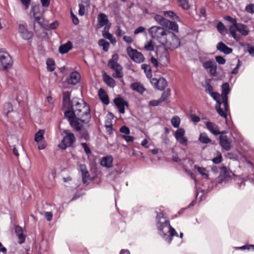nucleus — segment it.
<instances>
[{
  "mask_svg": "<svg viewBox=\"0 0 254 254\" xmlns=\"http://www.w3.org/2000/svg\"><path fill=\"white\" fill-rule=\"evenodd\" d=\"M81 109H75L74 113L64 111V117L68 119L71 127L76 131L81 132L83 125L88 124L91 119L89 107L84 106Z\"/></svg>",
  "mask_w": 254,
  "mask_h": 254,
  "instance_id": "obj_1",
  "label": "nucleus"
},
{
  "mask_svg": "<svg viewBox=\"0 0 254 254\" xmlns=\"http://www.w3.org/2000/svg\"><path fill=\"white\" fill-rule=\"evenodd\" d=\"M156 226L158 234L168 244H170L174 236L178 237L176 230L170 223L165 214L157 212L156 216Z\"/></svg>",
  "mask_w": 254,
  "mask_h": 254,
  "instance_id": "obj_2",
  "label": "nucleus"
},
{
  "mask_svg": "<svg viewBox=\"0 0 254 254\" xmlns=\"http://www.w3.org/2000/svg\"><path fill=\"white\" fill-rule=\"evenodd\" d=\"M180 41L176 35L172 32H168L166 42L164 44L158 46L156 50V54L158 59L163 64L166 65L169 63V53L167 50H174L179 47Z\"/></svg>",
  "mask_w": 254,
  "mask_h": 254,
  "instance_id": "obj_3",
  "label": "nucleus"
},
{
  "mask_svg": "<svg viewBox=\"0 0 254 254\" xmlns=\"http://www.w3.org/2000/svg\"><path fill=\"white\" fill-rule=\"evenodd\" d=\"M225 19L232 23V25L229 27V31L232 37L236 41H239L241 39V36H246L249 33V30L247 26L244 24L237 23L236 20L233 17H224Z\"/></svg>",
  "mask_w": 254,
  "mask_h": 254,
  "instance_id": "obj_4",
  "label": "nucleus"
},
{
  "mask_svg": "<svg viewBox=\"0 0 254 254\" xmlns=\"http://www.w3.org/2000/svg\"><path fill=\"white\" fill-rule=\"evenodd\" d=\"M205 91L216 102L215 108L218 114L222 117L226 119V115L221 108V102L220 101V95L216 92H213V88L209 82H206L204 86Z\"/></svg>",
  "mask_w": 254,
  "mask_h": 254,
  "instance_id": "obj_5",
  "label": "nucleus"
},
{
  "mask_svg": "<svg viewBox=\"0 0 254 254\" xmlns=\"http://www.w3.org/2000/svg\"><path fill=\"white\" fill-rule=\"evenodd\" d=\"M167 31L159 26H152L149 29V33L152 39L157 40L161 45L166 42Z\"/></svg>",
  "mask_w": 254,
  "mask_h": 254,
  "instance_id": "obj_6",
  "label": "nucleus"
},
{
  "mask_svg": "<svg viewBox=\"0 0 254 254\" xmlns=\"http://www.w3.org/2000/svg\"><path fill=\"white\" fill-rule=\"evenodd\" d=\"M221 94L220 95V100H222L221 104H223L224 110L223 112L226 114V117L227 114L229 111V106L228 103V94L230 92L231 89L230 85L228 83L225 82L221 85Z\"/></svg>",
  "mask_w": 254,
  "mask_h": 254,
  "instance_id": "obj_7",
  "label": "nucleus"
},
{
  "mask_svg": "<svg viewBox=\"0 0 254 254\" xmlns=\"http://www.w3.org/2000/svg\"><path fill=\"white\" fill-rule=\"evenodd\" d=\"M219 169L220 173L216 179V182L222 185H225L230 182L234 176L232 172L225 166L220 167Z\"/></svg>",
  "mask_w": 254,
  "mask_h": 254,
  "instance_id": "obj_8",
  "label": "nucleus"
},
{
  "mask_svg": "<svg viewBox=\"0 0 254 254\" xmlns=\"http://www.w3.org/2000/svg\"><path fill=\"white\" fill-rule=\"evenodd\" d=\"M13 64V60L8 53L0 51V68L6 70L10 68Z\"/></svg>",
  "mask_w": 254,
  "mask_h": 254,
  "instance_id": "obj_9",
  "label": "nucleus"
},
{
  "mask_svg": "<svg viewBox=\"0 0 254 254\" xmlns=\"http://www.w3.org/2000/svg\"><path fill=\"white\" fill-rule=\"evenodd\" d=\"M65 136L64 137L61 143L59 144V148L65 149L67 147L71 146L75 141L74 134L68 130H64Z\"/></svg>",
  "mask_w": 254,
  "mask_h": 254,
  "instance_id": "obj_10",
  "label": "nucleus"
},
{
  "mask_svg": "<svg viewBox=\"0 0 254 254\" xmlns=\"http://www.w3.org/2000/svg\"><path fill=\"white\" fill-rule=\"evenodd\" d=\"M154 18L161 25L176 32H178V25L176 22L170 21L164 17H154Z\"/></svg>",
  "mask_w": 254,
  "mask_h": 254,
  "instance_id": "obj_11",
  "label": "nucleus"
},
{
  "mask_svg": "<svg viewBox=\"0 0 254 254\" xmlns=\"http://www.w3.org/2000/svg\"><path fill=\"white\" fill-rule=\"evenodd\" d=\"M127 52L129 58L136 63H140L144 60V56L141 53L132 49L130 46L127 47Z\"/></svg>",
  "mask_w": 254,
  "mask_h": 254,
  "instance_id": "obj_12",
  "label": "nucleus"
},
{
  "mask_svg": "<svg viewBox=\"0 0 254 254\" xmlns=\"http://www.w3.org/2000/svg\"><path fill=\"white\" fill-rule=\"evenodd\" d=\"M150 82L155 88L161 91L164 90L167 86V82L163 77H160L159 79L152 78Z\"/></svg>",
  "mask_w": 254,
  "mask_h": 254,
  "instance_id": "obj_13",
  "label": "nucleus"
},
{
  "mask_svg": "<svg viewBox=\"0 0 254 254\" xmlns=\"http://www.w3.org/2000/svg\"><path fill=\"white\" fill-rule=\"evenodd\" d=\"M84 106H87V105L83 100L77 98H74L71 100V106L69 107V109L67 110L66 111L72 112L74 113L76 108L77 109H81Z\"/></svg>",
  "mask_w": 254,
  "mask_h": 254,
  "instance_id": "obj_14",
  "label": "nucleus"
},
{
  "mask_svg": "<svg viewBox=\"0 0 254 254\" xmlns=\"http://www.w3.org/2000/svg\"><path fill=\"white\" fill-rule=\"evenodd\" d=\"M34 18L33 26L35 31L41 28L45 29L47 28L48 21L45 20L44 17H34Z\"/></svg>",
  "mask_w": 254,
  "mask_h": 254,
  "instance_id": "obj_15",
  "label": "nucleus"
},
{
  "mask_svg": "<svg viewBox=\"0 0 254 254\" xmlns=\"http://www.w3.org/2000/svg\"><path fill=\"white\" fill-rule=\"evenodd\" d=\"M220 144L222 148L226 151L229 150L231 148L232 140L226 135H220Z\"/></svg>",
  "mask_w": 254,
  "mask_h": 254,
  "instance_id": "obj_16",
  "label": "nucleus"
},
{
  "mask_svg": "<svg viewBox=\"0 0 254 254\" xmlns=\"http://www.w3.org/2000/svg\"><path fill=\"white\" fill-rule=\"evenodd\" d=\"M18 32L21 38L24 40H29L33 36V33L28 31L24 25L20 24L18 26Z\"/></svg>",
  "mask_w": 254,
  "mask_h": 254,
  "instance_id": "obj_17",
  "label": "nucleus"
},
{
  "mask_svg": "<svg viewBox=\"0 0 254 254\" xmlns=\"http://www.w3.org/2000/svg\"><path fill=\"white\" fill-rule=\"evenodd\" d=\"M90 7V0H81L79 4L78 14L80 16H83L86 11H88Z\"/></svg>",
  "mask_w": 254,
  "mask_h": 254,
  "instance_id": "obj_18",
  "label": "nucleus"
},
{
  "mask_svg": "<svg viewBox=\"0 0 254 254\" xmlns=\"http://www.w3.org/2000/svg\"><path fill=\"white\" fill-rule=\"evenodd\" d=\"M70 98V93L69 92L66 91L63 93V104L64 109H69V107L71 106V101Z\"/></svg>",
  "mask_w": 254,
  "mask_h": 254,
  "instance_id": "obj_19",
  "label": "nucleus"
},
{
  "mask_svg": "<svg viewBox=\"0 0 254 254\" xmlns=\"http://www.w3.org/2000/svg\"><path fill=\"white\" fill-rule=\"evenodd\" d=\"M80 80V75L79 72L74 71L70 73L69 77L67 79V82L68 84L75 85L79 82Z\"/></svg>",
  "mask_w": 254,
  "mask_h": 254,
  "instance_id": "obj_20",
  "label": "nucleus"
},
{
  "mask_svg": "<svg viewBox=\"0 0 254 254\" xmlns=\"http://www.w3.org/2000/svg\"><path fill=\"white\" fill-rule=\"evenodd\" d=\"M118 55L114 54L112 56V59L109 61L108 65L113 70L122 68V66L118 63Z\"/></svg>",
  "mask_w": 254,
  "mask_h": 254,
  "instance_id": "obj_21",
  "label": "nucleus"
},
{
  "mask_svg": "<svg viewBox=\"0 0 254 254\" xmlns=\"http://www.w3.org/2000/svg\"><path fill=\"white\" fill-rule=\"evenodd\" d=\"M114 101L120 113L121 114L125 113V107L127 105V102L121 98H116Z\"/></svg>",
  "mask_w": 254,
  "mask_h": 254,
  "instance_id": "obj_22",
  "label": "nucleus"
},
{
  "mask_svg": "<svg viewBox=\"0 0 254 254\" xmlns=\"http://www.w3.org/2000/svg\"><path fill=\"white\" fill-rule=\"evenodd\" d=\"M113 158L111 155L103 157L101 161V165L107 168H110L113 166Z\"/></svg>",
  "mask_w": 254,
  "mask_h": 254,
  "instance_id": "obj_23",
  "label": "nucleus"
},
{
  "mask_svg": "<svg viewBox=\"0 0 254 254\" xmlns=\"http://www.w3.org/2000/svg\"><path fill=\"white\" fill-rule=\"evenodd\" d=\"M205 126L207 129L213 134L217 135L220 133L218 126L211 122H207L205 123Z\"/></svg>",
  "mask_w": 254,
  "mask_h": 254,
  "instance_id": "obj_24",
  "label": "nucleus"
},
{
  "mask_svg": "<svg viewBox=\"0 0 254 254\" xmlns=\"http://www.w3.org/2000/svg\"><path fill=\"white\" fill-rule=\"evenodd\" d=\"M73 47L72 43L71 41H68L66 43L61 45L59 48V52L61 54H64L68 53L72 49Z\"/></svg>",
  "mask_w": 254,
  "mask_h": 254,
  "instance_id": "obj_25",
  "label": "nucleus"
},
{
  "mask_svg": "<svg viewBox=\"0 0 254 254\" xmlns=\"http://www.w3.org/2000/svg\"><path fill=\"white\" fill-rule=\"evenodd\" d=\"M108 26L109 28L111 27V23L109 21L108 17H98V23L96 25V28L100 29L103 26L106 27Z\"/></svg>",
  "mask_w": 254,
  "mask_h": 254,
  "instance_id": "obj_26",
  "label": "nucleus"
},
{
  "mask_svg": "<svg viewBox=\"0 0 254 254\" xmlns=\"http://www.w3.org/2000/svg\"><path fill=\"white\" fill-rule=\"evenodd\" d=\"M217 50L225 54H229L232 52V49L228 47L224 43L219 42L216 46Z\"/></svg>",
  "mask_w": 254,
  "mask_h": 254,
  "instance_id": "obj_27",
  "label": "nucleus"
},
{
  "mask_svg": "<svg viewBox=\"0 0 254 254\" xmlns=\"http://www.w3.org/2000/svg\"><path fill=\"white\" fill-rule=\"evenodd\" d=\"M15 232L18 238V243L20 244H23L25 240V236L23 234V230L22 228L17 226L15 228Z\"/></svg>",
  "mask_w": 254,
  "mask_h": 254,
  "instance_id": "obj_28",
  "label": "nucleus"
},
{
  "mask_svg": "<svg viewBox=\"0 0 254 254\" xmlns=\"http://www.w3.org/2000/svg\"><path fill=\"white\" fill-rule=\"evenodd\" d=\"M130 88L140 94H143L145 91V88L144 87L143 85L138 82L131 83L130 85Z\"/></svg>",
  "mask_w": 254,
  "mask_h": 254,
  "instance_id": "obj_29",
  "label": "nucleus"
},
{
  "mask_svg": "<svg viewBox=\"0 0 254 254\" xmlns=\"http://www.w3.org/2000/svg\"><path fill=\"white\" fill-rule=\"evenodd\" d=\"M80 170L81 172L82 182L84 184L88 183L90 177L89 173L87 170L85 166L81 165L80 166Z\"/></svg>",
  "mask_w": 254,
  "mask_h": 254,
  "instance_id": "obj_30",
  "label": "nucleus"
},
{
  "mask_svg": "<svg viewBox=\"0 0 254 254\" xmlns=\"http://www.w3.org/2000/svg\"><path fill=\"white\" fill-rule=\"evenodd\" d=\"M110 28L107 26L106 27H104V29L102 32L103 36L108 39L112 44H115L116 43V39L113 36V35L109 33V30Z\"/></svg>",
  "mask_w": 254,
  "mask_h": 254,
  "instance_id": "obj_31",
  "label": "nucleus"
},
{
  "mask_svg": "<svg viewBox=\"0 0 254 254\" xmlns=\"http://www.w3.org/2000/svg\"><path fill=\"white\" fill-rule=\"evenodd\" d=\"M194 168L197 171L203 179H208L209 178V172L204 167L194 165Z\"/></svg>",
  "mask_w": 254,
  "mask_h": 254,
  "instance_id": "obj_32",
  "label": "nucleus"
},
{
  "mask_svg": "<svg viewBox=\"0 0 254 254\" xmlns=\"http://www.w3.org/2000/svg\"><path fill=\"white\" fill-rule=\"evenodd\" d=\"M98 94L100 100L104 104L107 105L109 104V97L104 89L100 88Z\"/></svg>",
  "mask_w": 254,
  "mask_h": 254,
  "instance_id": "obj_33",
  "label": "nucleus"
},
{
  "mask_svg": "<svg viewBox=\"0 0 254 254\" xmlns=\"http://www.w3.org/2000/svg\"><path fill=\"white\" fill-rule=\"evenodd\" d=\"M104 82L109 87H114L116 85V82L115 80L112 78L110 76L108 75L106 73H104L103 75Z\"/></svg>",
  "mask_w": 254,
  "mask_h": 254,
  "instance_id": "obj_34",
  "label": "nucleus"
},
{
  "mask_svg": "<svg viewBox=\"0 0 254 254\" xmlns=\"http://www.w3.org/2000/svg\"><path fill=\"white\" fill-rule=\"evenodd\" d=\"M198 139L199 141L203 144H207L211 142V139L209 138L205 132L201 133Z\"/></svg>",
  "mask_w": 254,
  "mask_h": 254,
  "instance_id": "obj_35",
  "label": "nucleus"
},
{
  "mask_svg": "<svg viewBox=\"0 0 254 254\" xmlns=\"http://www.w3.org/2000/svg\"><path fill=\"white\" fill-rule=\"evenodd\" d=\"M45 134V130L43 129H40L37 132L35 135L34 140L35 142H40V141L44 140V135Z\"/></svg>",
  "mask_w": 254,
  "mask_h": 254,
  "instance_id": "obj_36",
  "label": "nucleus"
},
{
  "mask_svg": "<svg viewBox=\"0 0 254 254\" xmlns=\"http://www.w3.org/2000/svg\"><path fill=\"white\" fill-rule=\"evenodd\" d=\"M141 68L144 70V72L148 78H150L152 76L151 67L149 65L143 64L141 65Z\"/></svg>",
  "mask_w": 254,
  "mask_h": 254,
  "instance_id": "obj_37",
  "label": "nucleus"
},
{
  "mask_svg": "<svg viewBox=\"0 0 254 254\" xmlns=\"http://www.w3.org/2000/svg\"><path fill=\"white\" fill-rule=\"evenodd\" d=\"M144 48L147 51L151 52L154 51V45L152 40H150L149 41H147L144 44Z\"/></svg>",
  "mask_w": 254,
  "mask_h": 254,
  "instance_id": "obj_38",
  "label": "nucleus"
},
{
  "mask_svg": "<svg viewBox=\"0 0 254 254\" xmlns=\"http://www.w3.org/2000/svg\"><path fill=\"white\" fill-rule=\"evenodd\" d=\"M98 45L103 47V50L107 52L109 50L110 44L108 42L105 41L104 39H100L98 41Z\"/></svg>",
  "mask_w": 254,
  "mask_h": 254,
  "instance_id": "obj_39",
  "label": "nucleus"
},
{
  "mask_svg": "<svg viewBox=\"0 0 254 254\" xmlns=\"http://www.w3.org/2000/svg\"><path fill=\"white\" fill-rule=\"evenodd\" d=\"M185 130L183 128H178L175 132V137L176 140L184 136Z\"/></svg>",
  "mask_w": 254,
  "mask_h": 254,
  "instance_id": "obj_40",
  "label": "nucleus"
},
{
  "mask_svg": "<svg viewBox=\"0 0 254 254\" xmlns=\"http://www.w3.org/2000/svg\"><path fill=\"white\" fill-rule=\"evenodd\" d=\"M171 124L175 127H179L180 124V119L178 116H174L171 119Z\"/></svg>",
  "mask_w": 254,
  "mask_h": 254,
  "instance_id": "obj_41",
  "label": "nucleus"
},
{
  "mask_svg": "<svg viewBox=\"0 0 254 254\" xmlns=\"http://www.w3.org/2000/svg\"><path fill=\"white\" fill-rule=\"evenodd\" d=\"M178 4L184 9L190 8V4L188 0H179Z\"/></svg>",
  "mask_w": 254,
  "mask_h": 254,
  "instance_id": "obj_42",
  "label": "nucleus"
},
{
  "mask_svg": "<svg viewBox=\"0 0 254 254\" xmlns=\"http://www.w3.org/2000/svg\"><path fill=\"white\" fill-rule=\"evenodd\" d=\"M47 68L48 71H53L55 69V64L52 59H48L46 62Z\"/></svg>",
  "mask_w": 254,
  "mask_h": 254,
  "instance_id": "obj_43",
  "label": "nucleus"
},
{
  "mask_svg": "<svg viewBox=\"0 0 254 254\" xmlns=\"http://www.w3.org/2000/svg\"><path fill=\"white\" fill-rule=\"evenodd\" d=\"M114 70L115 72L112 74V76L114 78H120L123 76L124 74L123 72V68H121Z\"/></svg>",
  "mask_w": 254,
  "mask_h": 254,
  "instance_id": "obj_44",
  "label": "nucleus"
},
{
  "mask_svg": "<svg viewBox=\"0 0 254 254\" xmlns=\"http://www.w3.org/2000/svg\"><path fill=\"white\" fill-rule=\"evenodd\" d=\"M170 96V90L167 89L166 91L162 93L161 97L159 99L160 101L162 103L167 100V99Z\"/></svg>",
  "mask_w": 254,
  "mask_h": 254,
  "instance_id": "obj_45",
  "label": "nucleus"
},
{
  "mask_svg": "<svg viewBox=\"0 0 254 254\" xmlns=\"http://www.w3.org/2000/svg\"><path fill=\"white\" fill-rule=\"evenodd\" d=\"M215 64V62L213 60H209L203 62L202 66L205 69H209Z\"/></svg>",
  "mask_w": 254,
  "mask_h": 254,
  "instance_id": "obj_46",
  "label": "nucleus"
},
{
  "mask_svg": "<svg viewBox=\"0 0 254 254\" xmlns=\"http://www.w3.org/2000/svg\"><path fill=\"white\" fill-rule=\"evenodd\" d=\"M13 111V107L11 103H6L4 105L3 111L7 114Z\"/></svg>",
  "mask_w": 254,
  "mask_h": 254,
  "instance_id": "obj_47",
  "label": "nucleus"
},
{
  "mask_svg": "<svg viewBox=\"0 0 254 254\" xmlns=\"http://www.w3.org/2000/svg\"><path fill=\"white\" fill-rule=\"evenodd\" d=\"M212 160L213 162L215 164L220 163L222 161V156L221 153L218 152L217 153L216 157L213 158V159Z\"/></svg>",
  "mask_w": 254,
  "mask_h": 254,
  "instance_id": "obj_48",
  "label": "nucleus"
},
{
  "mask_svg": "<svg viewBox=\"0 0 254 254\" xmlns=\"http://www.w3.org/2000/svg\"><path fill=\"white\" fill-rule=\"evenodd\" d=\"M217 28L218 31L221 34H225V33H226V28L222 23L219 22L217 24Z\"/></svg>",
  "mask_w": 254,
  "mask_h": 254,
  "instance_id": "obj_49",
  "label": "nucleus"
},
{
  "mask_svg": "<svg viewBox=\"0 0 254 254\" xmlns=\"http://www.w3.org/2000/svg\"><path fill=\"white\" fill-rule=\"evenodd\" d=\"M48 26L47 28H46L47 30L50 29H56L59 26V24L58 21H56L54 22H52L50 24L48 22L47 23Z\"/></svg>",
  "mask_w": 254,
  "mask_h": 254,
  "instance_id": "obj_50",
  "label": "nucleus"
},
{
  "mask_svg": "<svg viewBox=\"0 0 254 254\" xmlns=\"http://www.w3.org/2000/svg\"><path fill=\"white\" fill-rule=\"evenodd\" d=\"M217 64L215 63L209 69V73L212 76H216L217 75Z\"/></svg>",
  "mask_w": 254,
  "mask_h": 254,
  "instance_id": "obj_51",
  "label": "nucleus"
},
{
  "mask_svg": "<svg viewBox=\"0 0 254 254\" xmlns=\"http://www.w3.org/2000/svg\"><path fill=\"white\" fill-rule=\"evenodd\" d=\"M235 249L241 250H250V249L254 250V245H246L240 247H236Z\"/></svg>",
  "mask_w": 254,
  "mask_h": 254,
  "instance_id": "obj_52",
  "label": "nucleus"
},
{
  "mask_svg": "<svg viewBox=\"0 0 254 254\" xmlns=\"http://www.w3.org/2000/svg\"><path fill=\"white\" fill-rule=\"evenodd\" d=\"M245 9L248 13L254 14V4L251 3L247 5Z\"/></svg>",
  "mask_w": 254,
  "mask_h": 254,
  "instance_id": "obj_53",
  "label": "nucleus"
},
{
  "mask_svg": "<svg viewBox=\"0 0 254 254\" xmlns=\"http://www.w3.org/2000/svg\"><path fill=\"white\" fill-rule=\"evenodd\" d=\"M38 144V148L40 150H42L45 148L47 146V143L45 140L40 141V142H36Z\"/></svg>",
  "mask_w": 254,
  "mask_h": 254,
  "instance_id": "obj_54",
  "label": "nucleus"
},
{
  "mask_svg": "<svg viewBox=\"0 0 254 254\" xmlns=\"http://www.w3.org/2000/svg\"><path fill=\"white\" fill-rule=\"evenodd\" d=\"M120 131L122 133H124L125 135H128L130 133V130H129V128L125 126L122 127L120 128Z\"/></svg>",
  "mask_w": 254,
  "mask_h": 254,
  "instance_id": "obj_55",
  "label": "nucleus"
},
{
  "mask_svg": "<svg viewBox=\"0 0 254 254\" xmlns=\"http://www.w3.org/2000/svg\"><path fill=\"white\" fill-rule=\"evenodd\" d=\"M216 61L220 64H224L226 63L225 59L220 56H217L215 57Z\"/></svg>",
  "mask_w": 254,
  "mask_h": 254,
  "instance_id": "obj_56",
  "label": "nucleus"
},
{
  "mask_svg": "<svg viewBox=\"0 0 254 254\" xmlns=\"http://www.w3.org/2000/svg\"><path fill=\"white\" fill-rule=\"evenodd\" d=\"M81 146L83 148L85 152L87 154H89L91 153V151L88 146V145L86 143H81Z\"/></svg>",
  "mask_w": 254,
  "mask_h": 254,
  "instance_id": "obj_57",
  "label": "nucleus"
},
{
  "mask_svg": "<svg viewBox=\"0 0 254 254\" xmlns=\"http://www.w3.org/2000/svg\"><path fill=\"white\" fill-rule=\"evenodd\" d=\"M122 137L127 142H132L134 140V137L132 136L123 135Z\"/></svg>",
  "mask_w": 254,
  "mask_h": 254,
  "instance_id": "obj_58",
  "label": "nucleus"
},
{
  "mask_svg": "<svg viewBox=\"0 0 254 254\" xmlns=\"http://www.w3.org/2000/svg\"><path fill=\"white\" fill-rule=\"evenodd\" d=\"M180 144L183 145H187L188 144V139L183 136V137H181L179 139H178L177 140Z\"/></svg>",
  "mask_w": 254,
  "mask_h": 254,
  "instance_id": "obj_59",
  "label": "nucleus"
},
{
  "mask_svg": "<svg viewBox=\"0 0 254 254\" xmlns=\"http://www.w3.org/2000/svg\"><path fill=\"white\" fill-rule=\"evenodd\" d=\"M161 102L160 101L159 99L156 100H151L149 102V105L151 106H157L159 105Z\"/></svg>",
  "mask_w": 254,
  "mask_h": 254,
  "instance_id": "obj_60",
  "label": "nucleus"
},
{
  "mask_svg": "<svg viewBox=\"0 0 254 254\" xmlns=\"http://www.w3.org/2000/svg\"><path fill=\"white\" fill-rule=\"evenodd\" d=\"M40 8V5H35L32 7V11L33 13V16L38 13V11Z\"/></svg>",
  "mask_w": 254,
  "mask_h": 254,
  "instance_id": "obj_61",
  "label": "nucleus"
},
{
  "mask_svg": "<svg viewBox=\"0 0 254 254\" xmlns=\"http://www.w3.org/2000/svg\"><path fill=\"white\" fill-rule=\"evenodd\" d=\"M145 31V28L142 26H139L134 31V34H137L140 33H143Z\"/></svg>",
  "mask_w": 254,
  "mask_h": 254,
  "instance_id": "obj_62",
  "label": "nucleus"
},
{
  "mask_svg": "<svg viewBox=\"0 0 254 254\" xmlns=\"http://www.w3.org/2000/svg\"><path fill=\"white\" fill-rule=\"evenodd\" d=\"M42 6L44 7H48L49 6L50 0H40Z\"/></svg>",
  "mask_w": 254,
  "mask_h": 254,
  "instance_id": "obj_63",
  "label": "nucleus"
},
{
  "mask_svg": "<svg viewBox=\"0 0 254 254\" xmlns=\"http://www.w3.org/2000/svg\"><path fill=\"white\" fill-rule=\"evenodd\" d=\"M45 217L48 221H50L52 219L53 214L51 212H46L45 214Z\"/></svg>",
  "mask_w": 254,
  "mask_h": 254,
  "instance_id": "obj_64",
  "label": "nucleus"
}]
</instances>
